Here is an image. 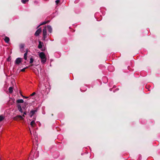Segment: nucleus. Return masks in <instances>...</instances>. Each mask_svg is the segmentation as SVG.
Segmentation results:
<instances>
[{"label": "nucleus", "instance_id": "nucleus-1", "mask_svg": "<svg viewBox=\"0 0 160 160\" xmlns=\"http://www.w3.org/2000/svg\"><path fill=\"white\" fill-rule=\"evenodd\" d=\"M39 56L41 59V62L43 63H45L46 61V58L44 52H40Z\"/></svg>", "mask_w": 160, "mask_h": 160}, {"label": "nucleus", "instance_id": "nucleus-2", "mask_svg": "<svg viewBox=\"0 0 160 160\" xmlns=\"http://www.w3.org/2000/svg\"><path fill=\"white\" fill-rule=\"evenodd\" d=\"M43 36L44 40L47 38V32L46 27H44L43 29Z\"/></svg>", "mask_w": 160, "mask_h": 160}, {"label": "nucleus", "instance_id": "nucleus-3", "mask_svg": "<svg viewBox=\"0 0 160 160\" xmlns=\"http://www.w3.org/2000/svg\"><path fill=\"white\" fill-rule=\"evenodd\" d=\"M37 108L35 110H31L29 113V116L31 118L32 116L35 114V113L37 112Z\"/></svg>", "mask_w": 160, "mask_h": 160}, {"label": "nucleus", "instance_id": "nucleus-4", "mask_svg": "<svg viewBox=\"0 0 160 160\" xmlns=\"http://www.w3.org/2000/svg\"><path fill=\"white\" fill-rule=\"evenodd\" d=\"M18 119H20V120H23L24 118L23 117L20 115H17L14 118V119L15 120H17Z\"/></svg>", "mask_w": 160, "mask_h": 160}, {"label": "nucleus", "instance_id": "nucleus-5", "mask_svg": "<svg viewBox=\"0 0 160 160\" xmlns=\"http://www.w3.org/2000/svg\"><path fill=\"white\" fill-rule=\"evenodd\" d=\"M42 31V30L41 28H40L38 29L35 32L34 35L35 36H38L40 33Z\"/></svg>", "mask_w": 160, "mask_h": 160}, {"label": "nucleus", "instance_id": "nucleus-6", "mask_svg": "<svg viewBox=\"0 0 160 160\" xmlns=\"http://www.w3.org/2000/svg\"><path fill=\"white\" fill-rule=\"evenodd\" d=\"M22 62V58H17L15 61V63L17 64H19Z\"/></svg>", "mask_w": 160, "mask_h": 160}, {"label": "nucleus", "instance_id": "nucleus-7", "mask_svg": "<svg viewBox=\"0 0 160 160\" xmlns=\"http://www.w3.org/2000/svg\"><path fill=\"white\" fill-rule=\"evenodd\" d=\"M17 107L18 108V110L19 111L21 112V113L23 112L22 110L21 106L20 104H18L17 105Z\"/></svg>", "mask_w": 160, "mask_h": 160}, {"label": "nucleus", "instance_id": "nucleus-8", "mask_svg": "<svg viewBox=\"0 0 160 160\" xmlns=\"http://www.w3.org/2000/svg\"><path fill=\"white\" fill-rule=\"evenodd\" d=\"M43 45V42H41L40 41H39V44L38 45V48H42V46Z\"/></svg>", "mask_w": 160, "mask_h": 160}, {"label": "nucleus", "instance_id": "nucleus-9", "mask_svg": "<svg viewBox=\"0 0 160 160\" xmlns=\"http://www.w3.org/2000/svg\"><path fill=\"white\" fill-rule=\"evenodd\" d=\"M47 28L48 31L50 33H51L52 32V28H51V27L50 25H48L47 26Z\"/></svg>", "mask_w": 160, "mask_h": 160}, {"label": "nucleus", "instance_id": "nucleus-10", "mask_svg": "<svg viewBox=\"0 0 160 160\" xmlns=\"http://www.w3.org/2000/svg\"><path fill=\"white\" fill-rule=\"evenodd\" d=\"M4 40L6 42L8 43L9 41V38L8 37L5 36Z\"/></svg>", "mask_w": 160, "mask_h": 160}, {"label": "nucleus", "instance_id": "nucleus-11", "mask_svg": "<svg viewBox=\"0 0 160 160\" xmlns=\"http://www.w3.org/2000/svg\"><path fill=\"white\" fill-rule=\"evenodd\" d=\"M28 104V103L27 102H25L22 106V108L23 109H25L26 108V107L27 106Z\"/></svg>", "mask_w": 160, "mask_h": 160}, {"label": "nucleus", "instance_id": "nucleus-12", "mask_svg": "<svg viewBox=\"0 0 160 160\" xmlns=\"http://www.w3.org/2000/svg\"><path fill=\"white\" fill-rule=\"evenodd\" d=\"M16 102L18 103H23L24 102L23 100L22 99H18L16 101Z\"/></svg>", "mask_w": 160, "mask_h": 160}, {"label": "nucleus", "instance_id": "nucleus-13", "mask_svg": "<svg viewBox=\"0 0 160 160\" xmlns=\"http://www.w3.org/2000/svg\"><path fill=\"white\" fill-rule=\"evenodd\" d=\"M27 53H28V51H27L24 54V58L25 60H26L27 59Z\"/></svg>", "mask_w": 160, "mask_h": 160}, {"label": "nucleus", "instance_id": "nucleus-14", "mask_svg": "<svg viewBox=\"0 0 160 160\" xmlns=\"http://www.w3.org/2000/svg\"><path fill=\"white\" fill-rule=\"evenodd\" d=\"M30 124L32 127H34V125H36L34 120H32L30 123Z\"/></svg>", "mask_w": 160, "mask_h": 160}, {"label": "nucleus", "instance_id": "nucleus-15", "mask_svg": "<svg viewBox=\"0 0 160 160\" xmlns=\"http://www.w3.org/2000/svg\"><path fill=\"white\" fill-rule=\"evenodd\" d=\"M8 90H9V92L10 93H12L13 91V88L12 87H10L9 88Z\"/></svg>", "mask_w": 160, "mask_h": 160}, {"label": "nucleus", "instance_id": "nucleus-16", "mask_svg": "<svg viewBox=\"0 0 160 160\" xmlns=\"http://www.w3.org/2000/svg\"><path fill=\"white\" fill-rule=\"evenodd\" d=\"M4 118V117H3L2 115H0V122L2 121Z\"/></svg>", "mask_w": 160, "mask_h": 160}, {"label": "nucleus", "instance_id": "nucleus-17", "mask_svg": "<svg viewBox=\"0 0 160 160\" xmlns=\"http://www.w3.org/2000/svg\"><path fill=\"white\" fill-rule=\"evenodd\" d=\"M48 22H46V21H44L43 22H42V23H41L38 26V27H39L41 25H44L46 24Z\"/></svg>", "mask_w": 160, "mask_h": 160}, {"label": "nucleus", "instance_id": "nucleus-18", "mask_svg": "<svg viewBox=\"0 0 160 160\" xmlns=\"http://www.w3.org/2000/svg\"><path fill=\"white\" fill-rule=\"evenodd\" d=\"M28 0H22V2L25 4V3L27 2H28Z\"/></svg>", "mask_w": 160, "mask_h": 160}, {"label": "nucleus", "instance_id": "nucleus-19", "mask_svg": "<svg viewBox=\"0 0 160 160\" xmlns=\"http://www.w3.org/2000/svg\"><path fill=\"white\" fill-rule=\"evenodd\" d=\"M33 61H34L33 58H31L30 59V63H32L33 62Z\"/></svg>", "mask_w": 160, "mask_h": 160}, {"label": "nucleus", "instance_id": "nucleus-20", "mask_svg": "<svg viewBox=\"0 0 160 160\" xmlns=\"http://www.w3.org/2000/svg\"><path fill=\"white\" fill-rule=\"evenodd\" d=\"M27 68H28V67H26V68H23V69H22L21 70V72H24V71H25V70Z\"/></svg>", "mask_w": 160, "mask_h": 160}, {"label": "nucleus", "instance_id": "nucleus-21", "mask_svg": "<svg viewBox=\"0 0 160 160\" xmlns=\"http://www.w3.org/2000/svg\"><path fill=\"white\" fill-rule=\"evenodd\" d=\"M24 46V45L23 44H21L20 45V49L23 48Z\"/></svg>", "mask_w": 160, "mask_h": 160}, {"label": "nucleus", "instance_id": "nucleus-22", "mask_svg": "<svg viewBox=\"0 0 160 160\" xmlns=\"http://www.w3.org/2000/svg\"><path fill=\"white\" fill-rule=\"evenodd\" d=\"M55 2L57 4H58L60 2L59 0H57L55 1Z\"/></svg>", "mask_w": 160, "mask_h": 160}, {"label": "nucleus", "instance_id": "nucleus-23", "mask_svg": "<svg viewBox=\"0 0 160 160\" xmlns=\"http://www.w3.org/2000/svg\"><path fill=\"white\" fill-rule=\"evenodd\" d=\"M27 114V112H26V111H24V112L23 113V115L22 117H25V116L24 115H26Z\"/></svg>", "mask_w": 160, "mask_h": 160}, {"label": "nucleus", "instance_id": "nucleus-24", "mask_svg": "<svg viewBox=\"0 0 160 160\" xmlns=\"http://www.w3.org/2000/svg\"><path fill=\"white\" fill-rule=\"evenodd\" d=\"M36 94L35 92H33L31 94V96H33V95H35Z\"/></svg>", "mask_w": 160, "mask_h": 160}, {"label": "nucleus", "instance_id": "nucleus-25", "mask_svg": "<svg viewBox=\"0 0 160 160\" xmlns=\"http://www.w3.org/2000/svg\"><path fill=\"white\" fill-rule=\"evenodd\" d=\"M22 95V96L23 98H28V97L24 96H23V95Z\"/></svg>", "mask_w": 160, "mask_h": 160}, {"label": "nucleus", "instance_id": "nucleus-26", "mask_svg": "<svg viewBox=\"0 0 160 160\" xmlns=\"http://www.w3.org/2000/svg\"><path fill=\"white\" fill-rule=\"evenodd\" d=\"M31 40H32V41H33V39H31Z\"/></svg>", "mask_w": 160, "mask_h": 160}, {"label": "nucleus", "instance_id": "nucleus-27", "mask_svg": "<svg viewBox=\"0 0 160 160\" xmlns=\"http://www.w3.org/2000/svg\"><path fill=\"white\" fill-rule=\"evenodd\" d=\"M31 40H32V41H33V39H31Z\"/></svg>", "mask_w": 160, "mask_h": 160}]
</instances>
